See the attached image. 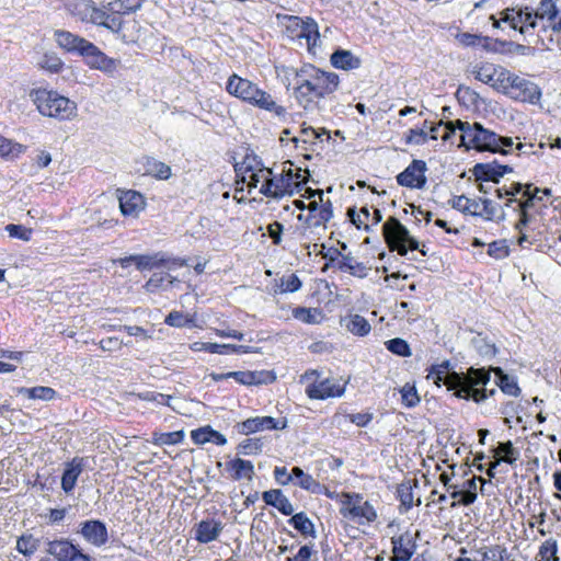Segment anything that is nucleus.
<instances>
[{"label": "nucleus", "instance_id": "1", "mask_svg": "<svg viewBox=\"0 0 561 561\" xmlns=\"http://www.w3.org/2000/svg\"><path fill=\"white\" fill-rule=\"evenodd\" d=\"M287 79L293 77L294 96L307 114H319L323 110V100L337 90L339 76L332 71L306 64L300 68L283 67Z\"/></svg>", "mask_w": 561, "mask_h": 561}, {"label": "nucleus", "instance_id": "2", "mask_svg": "<svg viewBox=\"0 0 561 561\" xmlns=\"http://www.w3.org/2000/svg\"><path fill=\"white\" fill-rule=\"evenodd\" d=\"M450 363L448 360L438 365H433L427 378L432 379L438 387L445 385L448 390H454L457 398L470 400L480 403L489 396L494 393V389L486 392L485 386L490 381V373L483 368H470L467 373L458 374L449 371Z\"/></svg>", "mask_w": 561, "mask_h": 561}, {"label": "nucleus", "instance_id": "3", "mask_svg": "<svg viewBox=\"0 0 561 561\" xmlns=\"http://www.w3.org/2000/svg\"><path fill=\"white\" fill-rule=\"evenodd\" d=\"M445 134L440 136L443 140H448L456 129L461 131V145L466 148L477 149L479 151L508 153L507 148H512L514 141L511 137H502L492 130L485 129L480 123L470 124L460 119L445 124Z\"/></svg>", "mask_w": 561, "mask_h": 561}, {"label": "nucleus", "instance_id": "4", "mask_svg": "<svg viewBox=\"0 0 561 561\" xmlns=\"http://www.w3.org/2000/svg\"><path fill=\"white\" fill-rule=\"evenodd\" d=\"M226 90L230 95L255 107L274 113L278 117L286 114V108L278 105L268 92L260 89L259 85L251 80L236 73L228 78Z\"/></svg>", "mask_w": 561, "mask_h": 561}, {"label": "nucleus", "instance_id": "5", "mask_svg": "<svg viewBox=\"0 0 561 561\" xmlns=\"http://www.w3.org/2000/svg\"><path fill=\"white\" fill-rule=\"evenodd\" d=\"M64 5L68 14L82 23L103 26L113 33H119L122 30V19L110 15L105 4L98 7L92 0H68Z\"/></svg>", "mask_w": 561, "mask_h": 561}, {"label": "nucleus", "instance_id": "6", "mask_svg": "<svg viewBox=\"0 0 561 561\" xmlns=\"http://www.w3.org/2000/svg\"><path fill=\"white\" fill-rule=\"evenodd\" d=\"M30 98L36 105L37 111L44 116L59 121H70L77 115L76 102L57 91L36 89L31 91Z\"/></svg>", "mask_w": 561, "mask_h": 561}, {"label": "nucleus", "instance_id": "7", "mask_svg": "<svg viewBox=\"0 0 561 561\" xmlns=\"http://www.w3.org/2000/svg\"><path fill=\"white\" fill-rule=\"evenodd\" d=\"M499 18L491 15L492 26L494 28L510 30L518 32L523 36L533 35L535 24L533 23V8L530 7H513L506 8L499 13Z\"/></svg>", "mask_w": 561, "mask_h": 561}, {"label": "nucleus", "instance_id": "8", "mask_svg": "<svg viewBox=\"0 0 561 561\" xmlns=\"http://www.w3.org/2000/svg\"><path fill=\"white\" fill-rule=\"evenodd\" d=\"M382 233L390 250L397 251L402 256L407 255L409 250H419L424 256L427 254L424 245L420 248L417 240L396 217H390L383 224Z\"/></svg>", "mask_w": 561, "mask_h": 561}, {"label": "nucleus", "instance_id": "9", "mask_svg": "<svg viewBox=\"0 0 561 561\" xmlns=\"http://www.w3.org/2000/svg\"><path fill=\"white\" fill-rule=\"evenodd\" d=\"M288 168L284 167L280 174H272L265 184L260 186V193L266 197L280 199L286 195H294L300 192V183L294 181L293 163L287 161Z\"/></svg>", "mask_w": 561, "mask_h": 561}, {"label": "nucleus", "instance_id": "10", "mask_svg": "<svg viewBox=\"0 0 561 561\" xmlns=\"http://www.w3.org/2000/svg\"><path fill=\"white\" fill-rule=\"evenodd\" d=\"M341 502L342 507L340 513L345 518L358 524H369L377 518L374 506L368 501H364L360 494L343 493Z\"/></svg>", "mask_w": 561, "mask_h": 561}, {"label": "nucleus", "instance_id": "11", "mask_svg": "<svg viewBox=\"0 0 561 561\" xmlns=\"http://www.w3.org/2000/svg\"><path fill=\"white\" fill-rule=\"evenodd\" d=\"M533 23L539 32L561 33V9L554 0H540L533 8Z\"/></svg>", "mask_w": 561, "mask_h": 561}, {"label": "nucleus", "instance_id": "12", "mask_svg": "<svg viewBox=\"0 0 561 561\" xmlns=\"http://www.w3.org/2000/svg\"><path fill=\"white\" fill-rule=\"evenodd\" d=\"M504 85L501 92L516 101L536 104L541 98V91L535 82L511 72Z\"/></svg>", "mask_w": 561, "mask_h": 561}, {"label": "nucleus", "instance_id": "13", "mask_svg": "<svg viewBox=\"0 0 561 561\" xmlns=\"http://www.w3.org/2000/svg\"><path fill=\"white\" fill-rule=\"evenodd\" d=\"M333 217V207L330 199L322 203L317 199L308 204V214H299L297 219L304 221L307 228H325Z\"/></svg>", "mask_w": 561, "mask_h": 561}, {"label": "nucleus", "instance_id": "14", "mask_svg": "<svg viewBox=\"0 0 561 561\" xmlns=\"http://www.w3.org/2000/svg\"><path fill=\"white\" fill-rule=\"evenodd\" d=\"M427 167L425 161L414 159L397 175V183L411 190H423L426 185Z\"/></svg>", "mask_w": 561, "mask_h": 561}, {"label": "nucleus", "instance_id": "15", "mask_svg": "<svg viewBox=\"0 0 561 561\" xmlns=\"http://www.w3.org/2000/svg\"><path fill=\"white\" fill-rule=\"evenodd\" d=\"M346 381L334 378L321 379L317 385L307 386L305 391L311 400H325L329 398L342 397L346 389Z\"/></svg>", "mask_w": 561, "mask_h": 561}, {"label": "nucleus", "instance_id": "16", "mask_svg": "<svg viewBox=\"0 0 561 561\" xmlns=\"http://www.w3.org/2000/svg\"><path fill=\"white\" fill-rule=\"evenodd\" d=\"M474 78L501 92L510 79V71L494 64H482L473 70Z\"/></svg>", "mask_w": 561, "mask_h": 561}, {"label": "nucleus", "instance_id": "17", "mask_svg": "<svg viewBox=\"0 0 561 561\" xmlns=\"http://www.w3.org/2000/svg\"><path fill=\"white\" fill-rule=\"evenodd\" d=\"M47 552L58 561H92L82 549L67 539L54 540L48 543Z\"/></svg>", "mask_w": 561, "mask_h": 561}, {"label": "nucleus", "instance_id": "18", "mask_svg": "<svg viewBox=\"0 0 561 561\" xmlns=\"http://www.w3.org/2000/svg\"><path fill=\"white\" fill-rule=\"evenodd\" d=\"M80 535L93 547L100 548L107 543L108 531L105 523L99 519H89L80 524Z\"/></svg>", "mask_w": 561, "mask_h": 561}, {"label": "nucleus", "instance_id": "19", "mask_svg": "<svg viewBox=\"0 0 561 561\" xmlns=\"http://www.w3.org/2000/svg\"><path fill=\"white\" fill-rule=\"evenodd\" d=\"M237 172L241 176L242 182L248 184L249 190L260 188L262 184H265V181H268L270 175L273 174V170L268 168L254 169L249 158L242 162Z\"/></svg>", "mask_w": 561, "mask_h": 561}, {"label": "nucleus", "instance_id": "20", "mask_svg": "<svg viewBox=\"0 0 561 561\" xmlns=\"http://www.w3.org/2000/svg\"><path fill=\"white\" fill-rule=\"evenodd\" d=\"M224 530L221 520L214 517L201 520L194 527V538L199 543H209L217 540Z\"/></svg>", "mask_w": 561, "mask_h": 561}, {"label": "nucleus", "instance_id": "21", "mask_svg": "<svg viewBox=\"0 0 561 561\" xmlns=\"http://www.w3.org/2000/svg\"><path fill=\"white\" fill-rule=\"evenodd\" d=\"M347 216L357 229H364L366 231L370 229V226H377L382 220L381 211L378 208H374V213L370 214L367 206L358 210L355 207H351L347 209Z\"/></svg>", "mask_w": 561, "mask_h": 561}, {"label": "nucleus", "instance_id": "22", "mask_svg": "<svg viewBox=\"0 0 561 561\" xmlns=\"http://www.w3.org/2000/svg\"><path fill=\"white\" fill-rule=\"evenodd\" d=\"M90 68L111 72L115 69V61L108 58L93 43L89 42L81 55Z\"/></svg>", "mask_w": 561, "mask_h": 561}, {"label": "nucleus", "instance_id": "23", "mask_svg": "<svg viewBox=\"0 0 561 561\" xmlns=\"http://www.w3.org/2000/svg\"><path fill=\"white\" fill-rule=\"evenodd\" d=\"M84 458L75 457L65 463L61 476V489L66 494H70L75 490L78 478L84 469Z\"/></svg>", "mask_w": 561, "mask_h": 561}, {"label": "nucleus", "instance_id": "24", "mask_svg": "<svg viewBox=\"0 0 561 561\" xmlns=\"http://www.w3.org/2000/svg\"><path fill=\"white\" fill-rule=\"evenodd\" d=\"M240 427L241 433L249 435L265 430H283L286 427V421L280 422L272 416H255L243 421Z\"/></svg>", "mask_w": 561, "mask_h": 561}, {"label": "nucleus", "instance_id": "25", "mask_svg": "<svg viewBox=\"0 0 561 561\" xmlns=\"http://www.w3.org/2000/svg\"><path fill=\"white\" fill-rule=\"evenodd\" d=\"M512 171L508 165L500 164L497 162L477 163L473 167L472 173L478 181L495 182L505 173Z\"/></svg>", "mask_w": 561, "mask_h": 561}, {"label": "nucleus", "instance_id": "26", "mask_svg": "<svg viewBox=\"0 0 561 561\" xmlns=\"http://www.w3.org/2000/svg\"><path fill=\"white\" fill-rule=\"evenodd\" d=\"M54 38L58 46L68 53L81 55V51L89 44L85 38L65 30H56Z\"/></svg>", "mask_w": 561, "mask_h": 561}, {"label": "nucleus", "instance_id": "27", "mask_svg": "<svg viewBox=\"0 0 561 561\" xmlns=\"http://www.w3.org/2000/svg\"><path fill=\"white\" fill-rule=\"evenodd\" d=\"M119 208L124 216L137 217L145 209V198L136 191H125L119 194Z\"/></svg>", "mask_w": 561, "mask_h": 561}, {"label": "nucleus", "instance_id": "28", "mask_svg": "<svg viewBox=\"0 0 561 561\" xmlns=\"http://www.w3.org/2000/svg\"><path fill=\"white\" fill-rule=\"evenodd\" d=\"M194 352H207L210 354H248L252 352V347L234 344H218L210 342H194L191 345Z\"/></svg>", "mask_w": 561, "mask_h": 561}, {"label": "nucleus", "instance_id": "29", "mask_svg": "<svg viewBox=\"0 0 561 561\" xmlns=\"http://www.w3.org/2000/svg\"><path fill=\"white\" fill-rule=\"evenodd\" d=\"M392 541V552L394 561H409L414 553L415 543L413 542V537L405 533L398 537H393Z\"/></svg>", "mask_w": 561, "mask_h": 561}, {"label": "nucleus", "instance_id": "30", "mask_svg": "<svg viewBox=\"0 0 561 561\" xmlns=\"http://www.w3.org/2000/svg\"><path fill=\"white\" fill-rule=\"evenodd\" d=\"M227 376L244 386L266 383L275 379L274 375L268 371H229Z\"/></svg>", "mask_w": 561, "mask_h": 561}, {"label": "nucleus", "instance_id": "31", "mask_svg": "<svg viewBox=\"0 0 561 561\" xmlns=\"http://www.w3.org/2000/svg\"><path fill=\"white\" fill-rule=\"evenodd\" d=\"M262 499L266 505L277 508L283 515L290 516L294 513V506L291 502L279 489H273L263 492Z\"/></svg>", "mask_w": 561, "mask_h": 561}, {"label": "nucleus", "instance_id": "32", "mask_svg": "<svg viewBox=\"0 0 561 561\" xmlns=\"http://www.w3.org/2000/svg\"><path fill=\"white\" fill-rule=\"evenodd\" d=\"M226 470L230 473L232 480L241 479L252 480L254 476V466L250 460L234 458L226 462Z\"/></svg>", "mask_w": 561, "mask_h": 561}, {"label": "nucleus", "instance_id": "33", "mask_svg": "<svg viewBox=\"0 0 561 561\" xmlns=\"http://www.w3.org/2000/svg\"><path fill=\"white\" fill-rule=\"evenodd\" d=\"M330 61L334 68L343 70L357 69L360 66V59L345 49L335 50L331 55Z\"/></svg>", "mask_w": 561, "mask_h": 561}, {"label": "nucleus", "instance_id": "34", "mask_svg": "<svg viewBox=\"0 0 561 561\" xmlns=\"http://www.w3.org/2000/svg\"><path fill=\"white\" fill-rule=\"evenodd\" d=\"M296 38H305L307 42V46L309 51H311L318 45V41L320 38L319 26L318 23L311 19L306 18L304 20L302 27L299 33H295Z\"/></svg>", "mask_w": 561, "mask_h": 561}, {"label": "nucleus", "instance_id": "35", "mask_svg": "<svg viewBox=\"0 0 561 561\" xmlns=\"http://www.w3.org/2000/svg\"><path fill=\"white\" fill-rule=\"evenodd\" d=\"M142 0H115L105 4L106 11L112 16L129 14L141 8Z\"/></svg>", "mask_w": 561, "mask_h": 561}, {"label": "nucleus", "instance_id": "36", "mask_svg": "<svg viewBox=\"0 0 561 561\" xmlns=\"http://www.w3.org/2000/svg\"><path fill=\"white\" fill-rule=\"evenodd\" d=\"M18 393L31 400L51 401L56 398V391L50 387L37 386L33 388L21 387Z\"/></svg>", "mask_w": 561, "mask_h": 561}, {"label": "nucleus", "instance_id": "37", "mask_svg": "<svg viewBox=\"0 0 561 561\" xmlns=\"http://www.w3.org/2000/svg\"><path fill=\"white\" fill-rule=\"evenodd\" d=\"M344 325L352 334L358 336H365L371 330L369 322L359 314H352L345 318Z\"/></svg>", "mask_w": 561, "mask_h": 561}, {"label": "nucleus", "instance_id": "38", "mask_svg": "<svg viewBox=\"0 0 561 561\" xmlns=\"http://www.w3.org/2000/svg\"><path fill=\"white\" fill-rule=\"evenodd\" d=\"M288 523L304 536L316 537L314 525L306 513L300 512L291 515Z\"/></svg>", "mask_w": 561, "mask_h": 561}, {"label": "nucleus", "instance_id": "39", "mask_svg": "<svg viewBox=\"0 0 561 561\" xmlns=\"http://www.w3.org/2000/svg\"><path fill=\"white\" fill-rule=\"evenodd\" d=\"M41 541L32 534H24L16 539L15 549L26 558H31L38 550Z\"/></svg>", "mask_w": 561, "mask_h": 561}, {"label": "nucleus", "instance_id": "40", "mask_svg": "<svg viewBox=\"0 0 561 561\" xmlns=\"http://www.w3.org/2000/svg\"><path fill=\"white\" fill-rule=\"evenodd\" d=\"M477 216L485 220L501 221L504 219V211L500 210L499 206L489 198H480V209Z\"/></svg>", "mask_w": 561, "mask_h": 561}, {"label": "nucleus", "instance_id": "41", "mask_svg": "<svg viewBox=\"0 0 561 561\" xmlns=\"http://www.w3.org/2000/svg\"><path fill=\"white\" fill-rule=\"evenodd\" d=\"M26 147L0 135V157L13 160L19 158Z\"/></svg>", "mask_w": 561, "mask_h": 561}, {"label": "nucleus", "instance_id": "42", "mask_svg": "<svg viewBox=\"0 0 561 561\" xmlns=\"http://www.w3.org/2000/svg\"><path fill=\"white\" fill-rule=\"evenodd\" d=\"M451 207L463 214L477 216V214H479L478 210L480 209V198L470 199L465 195L455 196L451 199Z\"/></svg>", "mask_w": 561, "mask_h": 561}, {"label": "nucleus", "instance_id": "43", "mask_svg": "<svg viewBox=\"0 0 561 561\" xmlns=\"http://www.w3.org/2000/svg\"><path fill=\"white\" fill-rule=\"evenodd\" d=\"M293 317L307 324H318L322 320V312L318 308L297 307L293 310Z\"/></svg>", "mask_w": 561, "mask_h": 561}, {"label": "nucleus", "instance_id": "44", "mask_svg": "<svg viewBox=\"0 0 561 561\" xmlns=\"http://www.w3.org/2000/svg\"><path fill=\"white\" fill-rule=\"evenodd\" d=\"M494 453L497 458L508 465H514L519 457V450L513 446L511 440L499 443Z\"/></svg>", "mask_w": 561, "mask_h": 561}, {"label": "nucleus", "instance_id": "45", "mask_svg": "<svg viewBox=\"0 0 561 561\" xmlns=\"http://www.w3.org/2000/svg\"><path fill=\"white\" fill-rule=\"evenodd\" d=\"M165 262V256L162 253H156L153 255H135L134 257V263L139 271L160 267Z\"/></svg>", "mask_w": 561, "mask_h": 561}, {"label": "nucleus", "instance_id": "46", "mask_svg": "<svg viewBox=\"0 0 561 561\" xmlns=\"http://www.w3.org/2000/svg\"><path fill=\"white\" fill-rule=\"evenodd\" d=\"M146 173L159 180H167L171 176V168L156 159H149L146 163Z\"/></svg>", "mask_w": 561, "mask_h": 561}, {"label": "nucleus", "instance_id": "47", "mask_svg": "<svg viewBox=\"0 0 561 561\" xmlns=\"http://www.w3.org/2000/svg\"><path fill=\"white\" fill-rule=\"evenodd\" d=\"M496 373L499 376L497 385L501 388V390L508 396H519L520 389L517 385L516 379L514 377L503 374L500 368L496 369Z\"/></svg>", "mask_w": 561, "mask_h": 561}, {"label": "nucleus", "instance_id": "48", "mask_svg": "<svg viewBox=\"0 0 561 561\" xmlns=\"http://www.w3.org/2000/svg\"><path fill=\"white\" fill-rule=\"evenodd\" d=\"M339 268L343 272H348L350 274L357 277L366 276V266L362 263L356 262L352 256L345 255L339 262Z\"/></svg>", "mask_w": 561, "mask_h": 561}, {"label": "nucleus", "instance_id": "49", "mask_svg": "<svg viewBox=\"0 0 561 561\" xmlns=\"http://www.w3.org/2000/svg\"><path fill=\"white\" fill-rule=\"evenodd\" d=\"M293 476L294 480H296V484L304 490L316 492V489L319 488V483L312 476L306 473L300 467L293 468Z\"/></svg>", "mask_w": 561, "mask_h": 561}, {"label": "nucleus", "instance_id": "50", "mask_svg": "<svg viewBox=\"0 0 561 561\" xmlns=\"http://www.w3.org/2000/svg\"><path fill=\"white\" fill-rule=\"evenodd\" d=\"M164 322L170 325V327H174V328H185V327H188V328H192V327H195V321H194V318L192 316H188V314H184L180 311H171Z\"/></svg>", "mask_w": 561, "mask_h": 561}, {"label": "nucleus", "instance_id": "51", "mask_svg": "<svg viewBox=\"0 0 561 561\" xmlns=\"http://www.w3.org/2000/svg\"><path fill=\"white\" fill-rule=\"evenodd\" d=\"M39 67L50 73H58L64 68L62 60L53 53L44 54L38 62Z\"/></svg>", "mask_w": 561, "mask_h": 561}, {"label": "nucleus", "instance_id": "52", "mask_svg": "<svg viewBox=\"0 0 561 561\" xmlns=\"http://www.w3.org/2000/svg\"><path fill=\"white\" fill-rule=\"evenodd\" d=\"M386 348L394 355L401 357L411 356V348L408 342L400 337H394L385 342Z\"/></svg>", "mask_w": 561, "mask_h": 561}, {"label": "nucleus", "instance_id": "53", "mask_svg": "<svg viewBox=\"0 0 561 561\" xmlns=\"http://www.w3.org/2000/svg\"><path fill=\"white\" fill-rule=\"evenodd\" d=\"M184 438L183 431L169 433H153V444L156 445H176Z\"/></svg>", "mask_w": 561, "mask_h": 561}, {"label": "nucleus", "instance_id": "54", "mask_svg": "<svg viewBox=\"0 0 561 561\" xmlns=\"http://www.w3.org/2000/svg\"><path fill=\"white\" fill-rule=\"evenodd\" d=\"M488 254L495 260H503L510 255V247L505 239L489 243Z\"/></svg>", "mask_w": 561, "mask_h": 561}, {"label": "nucleus", "instance_id": "55", "mask_svg": "<svg viewBox=\"0 0 561 561\" xmlns=\"http://www.w3.org/2000/svg\"><path fill=\"white\" fill-rule=\"evenodd\" d=\"M279 293H295L300 289L301 280L296 274L283 276L277 284Z\"/></svg>", "mask_w": 561, "mask_h": 561}, {"label": "nucleus", "instance_id": "56", "mask_svg": "<svg viewBox=\"0 0 561 561\" xmlns=\"http://www.w3.org/2000/svg\"><path fill=\"white\" fill-rule=\"evenodd\" d=\"M400 393L402 403L407 408H413L420 402V397L414 385L405 383L400 389Z\"/></svg>", "mask_w": 561, "mask_h": 561}, {"label": "nucleus", "instance_id": "57", "mask_svg": "<svg viewBox=\"0 0 561 561\" xmlns=\"http://www.w3.org/2000/svg\"><path fill=\"white\" fill-rule=\"evenodd\" d=\"M557 552L558 546L557 541L553 539L546 540L539 549V556L542 561H559Z\"/></svg>", "mask_w": 561, "mask_h": 561}, {"label": "nucleus", "instance_id": "58", "mask_svg": "<svg viewBox=\"0 0 561 561\" xmlns=\"http://www.w3.org/2000/svg\"><path fill=\"white\" fill-rule=\"evenodd\" d=\"M263 439L262 438H248L239 444L238 450L243 455H255L262 450Z\"/></svg>", "mask_w": 561, "mask_h": 561}, {"label": "nucleus", "instance_id": "59", "mask_svg": "<svg viewBox=\"0 0 561 561\" xmlns=\"http://www.w3.org/2000/svg\"><path fill=\"white\" fill-rule=\"evenodd\" d=\"M479 553L482 557L481 561H506L508 559L506 549H502L500 547L491 549L483 548Z\"/></svg>", "mask_w": 561, "mask_h": 561}, {"label": "nucleus", "instance_id": "60", "mask_svg": "<svg viewBox=\"0 0 561 561\" xmlns=\"http://www.w3.org/2000/svg\"><path fill=\"white\" fill-rule=\"evenodd\" d=\"M165 279H168L170 284L176 280V278L170 274L154 273L145 284V288L147 291L153 293L162 286Z\"/></svg>", "mask_w": 561, "mask_h": 561}, {"label": "nucleus", "instance_id": "61", "mask_svg": "<svg viewBox=\"0 0 561 561\" xmlns=\"http://www.w3.org/2000/svg\"><path fill=\"white\" fill-rule=\"evenodd\" d=\"M5 231L11 238L20 239L23 241H30L32 237V229L22 225L10 224L5 227Z\"/></svg>", "mask_w": 561, "mask_h": 561}, {"label": "nucleus", "instance_id": "62", "mask_svg": "<svg viewBox=\"0 0 561 561\" xmlns=\"http://www.w3.org/2000/svg\"><path fill=\"white\" fill-rule=\"evenodd\" d=\"M398 497L400 500L401 505L405 507V510H410L413 506V491L410 483H402L398 486Z\"/></svg>", "mask_w": 561, "mask_h": 561}, {"label": "nucleus", "instance_id": "63", "mask_svg": "<svg viewBox=\"0 0 561 561\" xmlns=\"http://www.w3.org/2000/svg\"><path fill=\"white\" fill-rule=\"evenodd\" d=\"M424 122V127H426ZM427 140V133L425 128H412L405 135V142L410 145H423Z\"/></svg>", "mask_w": 561, "mask_h": 561}, {"label": "nucleus", "instance_id": "64", "mask_svg": "<svg viewBox=\"0 0 561 561\" xmlns=\"http://www.w3.org/2000/svg\"><path fill=\"white\" fill-rule=\"evenodd\" d=\"M211 427L205 426L191 432L192 440L197 445L210 443Z\"/></svg>", "mask_w": 561, "mask_h": 561}]
</instances>
